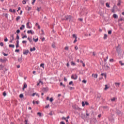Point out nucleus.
Listing matches in <instances>:
<instances>
[{
  "label": "nucleus",
  "instance_id": "393cba45",
  "mask_svg": "<svg viewBox=\"0 0 124 124\" xmlns=\"http://www.w3.org/2000/svg\"><path fill=\"white\" fill-rule=\"evenodd\" d=\"M69 85L70 86L72 85V86H74V84H73V81H71L70 82H69Z\"/></svg>",
  "mask_w": 124,
  "mask_h": 124
},
{
  "label": "nucleus",
  "instance_id": "c756f323",
  "mask_svg": "<svg viewBox=\"0 0 124 124\" xmlns=\"http://www.w3.org/2000/svg\"><path fill=\"white\" fill-rule=\"evenodd\" d=\"M19 97L20 98H23V97H24V94H23V93H21L19 95Z\"/></svg>",
  "mask_w": 124,
  "mask_h": 124
},
{
  "label": "nucleus",
  "instance_id": "473e14b6",
  "mask_svg": "<svg viewBox=\"0 0 124 124\" xmlns=\"http://www.w3.org/2000/svg\"><path fill=\"white\" fill-rule=\"evenodd\" d=\"M118 6H120L121 5V0H118V3L117 4Z\"/></svg>",
  "mask_w": 124,
  "mask_h": 124
},
{
  "label": "nucleus",
  "instance_id": "20e7f679",
  "mask_svg": "<svg viewBox=\"0 0 124 124\" xmlns=\"http://www.w3.org/2000/svg\"><path fill=\"white\" fill-rule=\"evenodd\" d=\"M29 53H30V51H29V50H25L23 52V55H25L26 56H28V54H29Z\"/></svg>",
  "mask_w": 124,
  "mask_h": 124
},
{
  "label": "nucleus",
  "instance_id": "9b49d317",
  "mask_svg": "<svg viewBox=\"0 0 124 124\" xmlns=\"http://www.w3.org/2000/svg\"><path fill=\"white\" fill-rule=\"evenodd\" d=\"M6 62V60L5 59H0V62Z\"/></svg>",
  "mask_w": 124,
  "mask_h": 124
},
{
  "label": "nucleus",
  "instance_id": "a211bd4d",
  "mask_svg": "<svg viewBox=\"0 0 124 124\" xmlns=\"http://www.w3.org/2000/svg\"><path fill=\"white\" fill-rule=\"evenodd\" d=\"M27 33H28V34L31 33V34H33V33H32V31L29 30L27 31Z\"/></svg>",
  "mask_w": 124,
  "mask_h": 124
},
{
  "label": "nucleus",
  "instance_id": "ea45409f",
  "mask_svg": "<svg viewBox=\"0 0 124 124\" xmlns=\"http://www.w3.org/2000/svg\"><path fill=\"white\" fill-rule=\"evenodd\" d=\"M40 67H42V68H44V63H41V64H40Z\"/></svg>",
  "mask_w": 124,
  "mask_h": 124
},
{
  "label": "nucleus",
  "instance_id": "69168bd1",
  "mask_svg": "<svg viewBox=\"0 0 124 124\" xmlns=\"http://www.w3.org/2000/svg\"><path fill=\"white\" fill-rule=\"evenodd\" d=\"M16 48H18V47H19V44H16Z\"/></svg>",
  "mask_w": 124,
  "mask_h": 124
},
{
  "label": "nucleus",
  "instance_id": "58836bf2",
  "mask_svg": "<svg viewBox=\"0 0 124 124\" xmlns=\"http://www.w3.org/2000/svg\"><path fill=\"white\" fill-rule=\"evenodd\" d=\"M100 97H101V95L99 94H97V98H99V99H100Z\"/></svg>",
  "mask_w": 124,
  "mask_h": 124
},
{
  "label": "nucleus",
  "instance_id": "a878e982",
  "mask_svg": "<svg viewBox=\"0 0 124 124\" xmlns=\"http://www.w3.org/2000/svg\"><path fill=\"white\" fill-rule=\"evenodd\" d=\"M71 65H73V66H74V65H76V64L74 62H73V61H72L71 62Z\"/></svg>",
  "mask_w": 124,
  "mask_h": 124
},
{
  "label": "nucleus",
  "instance_id": "f257e3e1",
  "mask_svg": "<svg viewBox=\"0 0 124 124\" xmlns=\"http://www.w3.org/2000/svg\"><path fill=\"white\" fill-rule=\"evenodd\" d=\"M65 18V21H69V22H70L71 21H72V18H73V17H72V16L69 15V16H66L64 17Z\"/></svg>",
  "mask_w": 124,
  "mask_h": 124
},
{
  "label": "nucleus",
  "instance_id": "1a4fd4ad",
  "mask_svg": "<svg viewBox=\"0 0 124 124\" xmlns=\"http://www.w3.org/2000/svg\"><path fill=\"white\" fill-rule=\"evenodd\" d=\"M92 121L93 122L94 124H96V123H97V120L95 118H93Z\"/></svg>",
  "mask_w": 124,
  "mask_h": 124
},
{
  "label": "nucleus",
  "instance_id": "e2e57ef3",
  "mask_svg": "<svg viewBox=\"0 0 124 124\" xmlns=\"http://www.w3.org/2000/svg\"><path fill=\"white\" fill-rule=\"evenodd\" d=\"M106 67H107V69H108V70L110 69V67H109V66H108V65H106Z\"/></svg>",
  "mask_w": 124,
  "mask_h": 124
},
{
  "label": "nucleus",
  "instance_id": "39448f33",
  "mask_svg": "<svg viewBox=\"0 0 124 124\" xmlns=\"http://www.w3.org/2000/svg\"><path fill=\"white\" fill-rule=\"evenodd\" d=\"M11 37H13L12 39L10 41V43H12L13 42V40H14V34L11 35Z\"/></svg>",
  "mask_w": 124,
  "mask_h": 124
},
{
  "label": "nucleus",
  "instance_id": "5fc2aeb1",
  "mask_svg": "<svg viewBox=\"0 0 124 124\" xmlns=\"http://www.w3.org/2000/svg\"><path fill=\"white\" fill-rule=\"evenodd\" d=\"M109 62H114V59H110L109 60Z\"/></svg>",
  "mask_w": 124,
  "mask_h": 124
},
{
  "label": "nucleus",
  "instance_id": "f03ea898",
  "mask_svg": "<svg viewBox=\"0 0 124 124\" xmlns=\"http://www.w3.org/2000/svg\"><path fill=\"white\" fill-rule=\"evenodd\" d=\"M81 104H82V107H85V105L88 106V105H89L90 104H89V102H88L87 101H86L85 102L84 101H82L81 102Z\"/></svg>",
  "mask_w": 124,
  "mask_h": 124
},
{
  "label": "nucleus",
  "instance_id": "3c124183",
  "mask_svg": "<svg viewBox=\"0 0 124 124\" xmlns=\"http://www.w3.org/2000/svg\"><path fill=\"white\" fill-rule=\"evenodd\" d=\"M24 122L25 123V124H28V122H29V120H28L27 119H25Z\"/></svg>",
  "mask_w": 124,
  "mask_h": 124
},
{
  "label": "nucleus",
  "instance_id": "49530a36",
  "mask_svg": "<svg viewBox=\"0 0 124 124\" xmlns=\"http://www.w3.org/2000/svg\"><path fill=\"white\" fill-rule=\"evenodd\" d=\"M27 7H28V11H30V10H31V7H29V6H27Z\"/></svg>",
  "mask_w": 124,
  "mask_h": 124
},
{
  "label": "nucleus",
  "instance_id": "bf43d9fd",
  "mask_svg": "<svg viewBox=\"0 0 124 124\" xmlns=\"http://www.w3.org/2000/svg\"><path fill=\"white\" fill-rule=\"evenodd\" d=\"M19 32H20V30L18 29L17 30H16V33L19 34Z\"/></svg>",
  "mask_w": 124,
  "mask_h": 124
},
{
  "label": "nucleus",
  "instance_id": "72a5a7b5",
  "mask_svg": "<svg viewBox=\"0 0 124 124\" xmlns=\"http://www.w3.org/2000/svg\"><path fill=\"white\" fill-rule=\"evenodd\" d=\"M20 18H21V17L20 16H17V17L16 18V21H19V20H20Z\"/></svg>",
  "mask_w": 124,
  "mask_h": 124
},
{
  "label": "nucleus",
  "instance_id": "2f4dec72",
  "mask_svg": "<svg viewBox=\"0 0 124 124\" xmlns=\"http://www.w3.org/2000/svg\"><path fill=\"white\" fill-rule=\"evenodd\" d=\"M107 36H108L107 34H104V38H103L104 39H107Z\"/></svg>",
  "mask_w": 124,
  "mask_h": 124
},
{
  "label": "nucleus",
  "instance_id": "c85d7f7f",
  "mask_svg": "<svg viewBox=\"0 0 124 124\" xmlns=\"http://www.w3.org/2000/svg\"><path fill=\"white\" fill-rule=\"evenodd\" d=\"M76 110H78V111H81V110H82V108H79L78 106H77Z\"/></svg>",
  "mask_w": 124,
  "mask_h": 124
},
{
  "label": "nucleus",
  "instance_id": "6e6552de",
  "mask_svg": "<svg viewBox=\"0 0 124 124\" xmlns=\"http://www.w3.org/2000/svg\"><path fill=\"white\" fill-rule=\"evenodd\" d=\"M115 85L116 87H120V86H121V83H120V82H115Z\"/></svg>",
  "mask_w": 124,
  "mask_h": 124
},
{
  "label": "nucleus",
  "instance_id": "c9c22d12",
  "mask_svg": "<svg viewBox=\"0 0 124 124\" xmlns=\"http://www.w3.org/2000/svg\"><path fill=\"white\" fill-rule=\"evenodd\" d=\"M2 54H3V56H4V57H7V56H8V54H6L4 52H2Z\"/></svg>",
  "mask_w": 124,
  "mask_h": 124
},
{
  "label": "nucleus",
  "instance_id": "2eb2a0df",
  "mask_svg": "<svg viewBox=\"0 0 124 124\" xmlns=\"http://www.w3.org/2000/svg\"><path fill=\"white\" fill-rule=\"evenodd\" d=\"M29 25H30V22H28L26 24L27 27L28 29H31V26H29Z\"/></svg>",
  "mask_w": 124,
  "mask_h": 124
},
{
  "label": "nucleus",
  "instance_id": "a19ab883",
  "mask_svg": "<svg viewBox=\"0 0 124 124\" xmlns=\"http://www.w3.org/2000/svg\"><path fill=\"white\" fill-rule=\"evenodd\" d=\"M108 34H112V31L109 30L108 31Z\"/></svg>",
  "mask_w": 124,
  "mask_h": 124
},
{
  "label": "nucleus",
  "instance_id": "4c0bfd02",
  "mask_svg": "<svg viewBox=\"0 0 124 124\" xmlns=\"http://www.w3.org/2000/svg\"><path fill=\"white\" fill-rule=\"evenodd\" d=\"M49 101H50V102H53V101H54V99L53 97H51L49 99Z\"/></svg>",
  "mask_w": 124,
  "mask_h": 124
},
{
  "label": "nucleus",
  "instance_id": "b1692460",
  "mask_svg": "<svg viewBox=\"0 0 124 124\" xmlns=\"http://www.w3.org/2000/svg\"><path fill=\"white\" fill-rule=\"evenodd\" d=\"M108 89H109V87H108V86L107 85V84H106L105 85V88H104L105 91H107V90H108Z\"/></svg>",
  "mask_w": 124,
  "mask_h": 124
},
{
  "label": "nucleus",
  "instance_id": "5701e85b",
  "mask_svg": "<svg viewBox=\"0 0 124 124\" xmlns=\"http://www.w3.org/2000/svg\"><path fill=\"white\" fill-rule=\"evenodd\" d=\"M9 47L10 48H14L15 47V45H9Z\"/></svg>",
  "mask_w": 124,
  "mask_h": 124
},
{
  "label": "nucleus",
  "instance_id": "6ab92c4d",
  "mask_svg": "<svg viewBox=\"0 0 124 124\" xmlns=\"http://www.w3.org/2000/svg\"><path fill=\"white\" fill-rule=\"evenodd\" d=\"M73 38H75V39H77V38H78L77 35L75 34H73Z\"/></svg>",
  "mask_w": 124,
  "mask_h": 124
},
{
  "label": "nucleus",
  "instance_id": "cd10ccee",
  "mask_svg": "<svg viewBox=\"0 0 124 124\" xmlns=\"http://www.w3.org/2000/svg\"><path fill=\"white\" fill-rule=\"evenodd\" d=\"M16 39H17V40H19V39H20V37H19V35L18 34H16Z\"/></svg>",
  "mask_w": 124,
  "mask_h": 124
},
{
  "label": "nucleus",
  "instance_id": "680f3d73",
  "mask_svg": "<svg viewBox=\"0 0 124 124\" xmlns=\"http://www.w3.org/2000/svg\"><path fill=\"white\" fill-rule=\"evenodd\" d=\"M27 35H24L23 36H22V38L24 39V38H27Z\"/></svg>",
  "mask_w": 124,
  "mask_h": 124
},
{
  "label": "nucleus",
  "instance_id": "f704fd0d",
  "mask_svg": "<svg viewBox=\"0 0 124 124\" xmlns=\"http://www.w3.org/2000/svg\"><path fill=\"white\" fill-rule=\"evenodd\" d=\"M22 3H23V4H26L27 3V0H23L22 1Z\"/></svg>",
  "mask_w": 124,
  "mask_h": 124
},
{
  "label": "nucleus",
  "instance_id": "79ce46f5",
  "mask_svg": "<svg viewBox=\"0 0 124 124\" xmlns=\"http://www.w3.org/2000/svg\"><path fill=\"white\" fill-rule=\"evenodd\" d=\"M29 42H30L31 44L32 45L33 42H32V39H30L29 41Z\"/></svg>",
  "mask_w": 124,
  "mask_h": 124
},
{
  "label": "nucleus",
  "instance_id": "4be33fe9",
  "mask_svg": "<svg viewBox=\"0 0 124 124\" xmlns=\"http://www.w3.org/2000/svg\"><path fill=\"white\" fill-rule=\"evenodd\" d=\"M33 41H34V42H37V41H38V38H36V39H34V38H33L32 39Z\"/></svg>",
  "mask_w": 124,
  "mask_h": 124
},
{
  "label": "nucleus",
  "instance_id": "f3484780",
  "mask_svg": "<svg viewBox=\"0 0 124 124\" xmlns=\"http://www.w3.org/2000/svg\"><path fill=\"white\" fill-rule=\"evenodd\" d=\"M116 113L117 114V115H121V114H122V112H121V111L117 110Z\"/></svg>",
  "mask_w": 124,
  "mask_h": 124
},
{
  "label": "nucleus",
  "instance_id": "e433bc0d",
  "mask_svg": "<svg viewBox=\"0 0 124 124\" xmlns=\"http://www.w3.org/2000/svg\"><path fill=\"white\" fill-rule=\"evenodd\" d=\"M37 114L38 116H39V117H42V115L41 112H38Z\"/></svg>",
  "mask_w": 124,
  "mask_h": 124
},
{
  "label": "nucleus",
  "instance_id": "de8ad7c7",
  "mask_svg": "<svg viewBox=\"0 0 124 124\" xmlns=\"http://www.w3.org/2000/svg\"><path fill=\"white\" fill-rule=\"evenodd\" d=\"M0 70H2V69H3V66H2V65H0Z\"/></svg>",
  "mask_w": 124,
  "mask_h": 124
},
{
  "label": "nucleus",
  "instance_id": "f8f14e48",
  "mask_svg": "<svg viewBox=\"0 0 124 124\" xmlns=\"http://www.w3.org/2000/svg\"><path fill=\"white\" fill-rule=\"evenodd\" d=\"M113 17L114 18V19H118V15H117L116 14H113Z\"/></svg>",
  "mask_w": 124,
  "mask_h": 124
},
{
  "label": "nucleus",
  "instance_id": "423d86ee",
  "mask_svg": "<svg viewBox=\"0 0 124 124\" xmlns=\"http://www.w3.org/2000/svg\"><path fill=\"white\" fill-rule=\"evenodd\" d=\"M27 87H28V85H27V83L25 82L23 85V87L22 88L23 91H24L25 89H26Z\"/></svg>",
  "mask_w": 124,
  "mask_h": 124
},
{
  "label": "nucleus",
  "instance_id": "ddd939ff",
  "mask_svg": "<svg viewBox=\"0 0 124 124\" xmlns=\"http://www.w3.org/2000/svg\"><path fill=\"white\" fill-rule=\"evenodd\" d=\"M92 76V77H94V78H97V74H93Z\"/></svg>",
  "mask_w": 124,
  "mask_h": 124
},
{
  "label": "nucleus",
  "instance_id": "7c9ffc66",
  "mask_svg": "<svg viewBox=\"0 0 124 124\" xmlns=\"http://www.w3.org/2000/svg\"><path fill=\"white\" fill-rule=\"evenodd\" d=\"M106 5L107 7L110 8V5L109 4V3L107 2L106 4Z\"/></svg>",
  "mask_w": 124,
  "mask_h": 124
},
{
  "label": "nucleus",
  "instance_id": "c03bdc74",
  "mask_svg": "<svg viewBox=\"0 0 124 124\" xmlns=\"http://www.w3.org/2000/svg\"><path fill=\"white\" fill-rule=\"evenodd\" d=\"M3 96H6V92L5 91L3 93Z\"/></svg>",
  "mask_w": 124,
  "mask_h": 124
},
{
  "label": "nucleus",
  "instance_id": "412c9836",
  "mask_svg": "<svg viewBox=\"0 0 124 124\" xmlns=\"http://www.w3.org/2000/svg\"><path fill=\"white\" fill-rule=\"evenodd\" d=\"M100 3H101V4H102V5H104V1H103V0H100Z\"/></svg>",
  "mask_w": 124,
  "mask_h": 124
},
{
  "label": "nucleus",
  "instance_id": "37998d69",
  "mask_svg": "<svg viewBox=\"0 0 124 124\" xmlns=\"http://www.w3.org/2000/svg\"><path fill=\"white\" fill-rule=\"evenodd\" d=\"M115 100H116V98H115V97H113L112 99H111V101L112 102L115 101Z\"/></svg>",
  "mask_w": 124,
  "mask_h": 124
},
{
  "label": "nucleus",
  "instance_id": "dca6fc26",
  "mask_svg": "<svg viewBox=\"0 0 124 124\" xmlns=\"http://www.w3.org/2000/svg\"><path fill=\"white\" fill-rule=\"evenodd\" d=\"M35 50H36V49L35 48V47H33V48H30V51L31 52H32V51H35Z\"/></svg>",
  "mask_w": 124,
  "mask_h": 124
},
{
  "label": "nucleus",
  "instance_id": "0eeeda50",
  "mask_svg": "<svg viewBox=\"0 0 124 124\" xmlns=\"http://www.w3.org/2000/svg\"><path fill=\"white\" fill-rule=\"evenodd\" d=\"M116 7H117V6L115 5L113 6L112 9H111V12L112 13H115V8H116Z\"/></svg>",
  "mask_w": 124,
  "mask_h": 124
},
{
  "label": "nucleus",
  "instance_id": "052dcab7",
  "mask_svg": "<svg viewBox=\"0 0 124 124\" xmlns=\"http://www.w3.org/2000/svg\"><path fill=\"white\" fill-rule=\"evenodd\" d=\"M17 60H18V62H21V61H22V58H18Z\"/></svg>",
  "mask_w": 124,
  "mask_h": 124
},
{
  "label": "nucleus",
  "instance_id": "864d4df0",
  "mask_svg": "<svg viewBox=\"0 0 124 124\" xmlns=\"http://www.w3.org/2000/svg\"><path fill=\"white\" fill-rule=\"evenodd\" d=\"M82 82V83H84V84H86V83H87V80L84 79Z\"/></svg>",
  "mask_w": 124,
  "mask_h": 124
},
{
  "label": "nucleus",
  "instance_id": "603ef678",
  "mask_svg": "<svg viewBox=\"0 0 124 124\" xmlns=\"http://www.w3.org/2000/svg\"><path fill=\"white\" fill-rule=\"evenodd\" d=\"M85 116H86V115H85L82 114V115H81V118H82V119H85Z\"/></svg>",
  "mask_w": 124,
  "mask_h": 124
},
{
  "label": "nucleus",
  "instance_id": "bb28decb",
  "mask_svg": "<svg viewBox=\"0 0 124 124\" xmlns=\"http://www.w3.org/2000/svg\"><path fill=\"white\" fill-rule=\"evenodd\" d=\"M119 63L121 64V66H123V65H124V63H123V62L122 61H119Z\"/></svg>",
  "mask_w": 124,
  "mask_h": 124
},
{
  "label": "nucleus",
  "instance_id": "09e8293b",
  "mask_svg": "<svg viewBox=\"0 0 124 124\" xmlns=\"http://www.w3.org/2000/svg\"><path fill=\"white\" fill-rule=\"evenodd\" d=\"M49 106H50V105L48 104L47 105L45 106V108L46 109H47V108H49Z\"/></svg>",
  "mask_w": 124,
  "mask_h": 124
},
{
  "label": "nucleus",
  "instance_id": "4d7b16f0",
  "mask_svg": "<svg viewBox=\"0 0 124 124\" xmlns=\"http://www.w3.org/2000/svg\"><path fill=\"white\" fill-rule=\"evenodd\" d=\"M0 45L1 46V47H3V43L0 42Z\"/></svg>",
  "mask_w": 124,
  "mask_h": 124
},
{
  "label": "nucleus",
  "instance_id": "8fccbe9b",
  "mask_svg": "<svg viewBox=\"0 0 124 124\" xmlns=\"http://www.w3.org/2000/svg\"><path fill=\"white\" fill-rule=\"evenodd\" d=\"M15 52L16 53H19V52H20V49H16Z\"/></svg>",
  "mask_w": 124,
  "mask_h": 124
},
{
  "label": "nucleus",
  "instance_id": "6e6d98bb",
  "mask_svg": "<svg viewBox=\"0 0 124 124\" xmlns=\"http://www.w3.org/2000/svg\"><path fill=\"white\" fill-rule=\"evenodd\" d=\"M4 40L5 42H7V41H8V39H7V38H5Z\"/></svg>",
  "mask_w": 124,
  "mask_h": 124
},
{
  "label": "nucleus",
  "instance_id": "774afa93",
  "mask_svg": "<svg viewBox=\"0 0 124 124\" xmlns=\"http://www.w3.org/2000/svg\"><path fill=\"white\" fill-rule=\"evenodd\" d=\"M64 49L65 50H68V46H65Z\"/></svg>",
  "mask_w": 124,
  "mask_h": 124
},
{
  "label": "nucleus",
  "instance_id": "338daca9",
  "mask_svg": "<svg viewBox=\"0 0 124 124\" xmlns=\"http://www.w3.org/2000/svg\"><path fill=\"white\" fill-rule=\"evenodd\" d=\"M60 124H65V123H64V122L62 121L60 122Z\"/></svg>",
  "mask_w": 124,
  "mask_h": 124
},
{
  "label": "nucleus",
  "instance_id": "a18cd8bd",
  "mask_svg": "<svg viewBox=\"0 0 124 124\" xmlns=\"http://www.w3.org/2000/svg\"><path fill=\"white\" fill-rule=\"evenodd\" d=\"M73 109H75V110H76L77 109V106H73Z\"/></svg>",
  "mask_w": 124,
  "mask_h": 124
},
{
  "label": "nucleus",
  "instance_id": "0e129e2a",
  "mask_svg": "<svg viewBox=\"0 0 124 124\" xmlns=\"http://www.w3.org/2000/svg\"><path fill=\"white\" fill-rule=\"evenodd\" d=\"M22 43H23V44H25L27 43V41H23Z\"/></svg>",
  "mask_w": 124,
  "mask_h": 124
},
{
  "label": "nucleus",
  "instance_id": "13d9d810",
  "mask_svg": "<svg viewBox=\"0 0 124 124\" xmlns=\"http://www.w3.org/2000/svg\"><path fill=\"white\" fill-rule=\"evenodd\" d=\"M116 51L118 52V53H120V49H119V48H116Z\"/></svg>",
  "mask_w": 124,
  "mask_h": 124
},
{
  "label": "nucleus",
  "instance_id": "7ed1b4c3",
  "mask_svg": "<svg viewBox=\"0 0 124 124\" xmlns=\"http://www.w3.org/2000/svg\"><path fill=\"white\" fill-rule=\"evenodd\" d=\"M42 91H43L44 93H47L49 91V88L48 87H43L42 89Z\"/></svg>",
  "mask_w": 124,
  "mask_h": 124
},
{
  "label": "nucleus",
  "instance_id": "9d476101",
  "mask_svg": "<svg viewBox=\"0 0 124 124\" xmlns=\"http://www.w3.org/2000/svg\"><path fill=\"white\" fill-rule=\"evenodd\" d=\"M78 76H77V75H76V77L75 78H74V75H72V76H71V78L72 79H74V80H76V79H77V78H78Z\"/></svg>",
  "mask_w": 124,
  "mask_h": 124
},
{
  "label": "nucleus",
  "instance_id": "aec40b11",
  "mask_svg": "<svg viewBox=\"0 0 124 124\" xmlns=\"http://www.w3.org/2000/svg\"><path fill=\"white\" fill-rule=\"evenodd\" d=\"M23 29H25V26H24V25H21V27H20V30L21 31H23Z\"/></svg>",
  "mask_w": 124,
  "mask_h": 124
},
{
  "label": "nucleus",
  "instance_id": "4468645a",
  "mask_svg": "<svg viewBox=\"0 0 124 124\" xmlns=\"http://www.w3.org/2000/svg\"><path fill=\"white\" fill-rule=\"evenodd\" d=\"M121 21H123V22L122 21V24H124V19H123V18H122V17L120 18H119V19H118V22H120Z\"/></svg>",
  "mask_w": 124,
  "mask_h": 124
}]
</instances>
